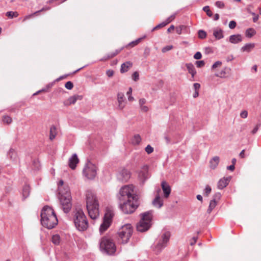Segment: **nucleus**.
I'll return each instance as SVG.
<instances>
[{"label": "nucleus", "instance_id": "obj_1", "mask_svg": "<svg viewBox=\"0 0 261 261\" xmlns=\"http://www.w3.org/2000/svg\"><path fill=\"white\" fill-rule=\"evenodd\" d=\"M134 188L133 185L124 186L117 195L119 207L124 214L134 213L139 204L138 196L135 194Z\"/></svg>", "mask_w": 261, "mask_h": 261}, {"label": "nucleus", "instance_id": "obj_2", "mask_svg": "<svg viewBox=\"0 0 261 261\" xmlns=\"http://www.w3.org/2000/svg\"><path fill=\"white\" fill-rule=\"evenodd\" d=\"M58 222L54 210L47 205L44 206L41 213V224L48 229H51L57 225Z\"/></svg>", "mask_w": 261, "mask_h": 261}, {"label": "nucleus", "instance_id": "obj_3", "mask_svg": "<svg viewBox=\"0 0 261 261\" xmlns=\"http://www.w3.org/2000/svg\"><path fill=\"white\" fill-rule=\"evenodd\" d=\"M86 207L90 217L96 219L99 216V204L96 195L90 191H87L86 195Z\"/></svg>", "mask_w": 261, "mask_h": 261}, {"label": "nucleus", "instance_id": "obj_4", "mask_svg": "<svg viewBox=\"0 0 261 261\" xmlns=\"http://www.w3.org/2000/svg\"><path fill=\"white\" fill-rule=\"evenodd\" d=\"M73 220L76 228L80 231L86 230L89 223L83 211L80 207H76L73 211Z\"/></svg>", "mask_w": 261, "mask_h": 261}, {"label": "nucleus", "instance_id": "obj_5", "mask_svg": "<svg viewBox=\"0 0 261 261\" xmlns=\"http://www.w3.org/2000/svg\"><path fill=\"white\" fill-rule=\"evenodd\" d=\"M152 214V211H149L140 214L141 220L136 226L138 231L144 232L149 229L151 225Z\"/></svg>", "mask_w": 261, "mask_h": 261}, {"label": "nucleus", "instance_id": "obj_6", "mask_svg": "<svg viewBox=\"0 0 261 261\" xmlns=\"http://www.w3.org/2000/svg\"><path fill=\"white\" fill-rule=\"evenodd\" d=\"M99 247L101 252L108 255L114 254L116 247L112 239L108 237H102L99 242Z\"/></svg>", "mask_w": 261, "mask_h": 261}, {"label": "nucleus", "instance_id": "obj_7", "mask_svg": "<svg viewBox=\"0 0 261 261\" xmlns=\"http://www.w3.org/2000/svg\"><path fill=\"white\" fill-rule=\"evenodd\" d=\"M133 232L130 224H126L122 226L118 231V241L120 243H127L131 237Z\"/></svg>", "mask_w": 261, "mask_h": 261}, {"label": "nucleus", "instance_id": "obj_8", "mask_svg": "<svg viewBox=\"0 0 261 261\" xmlns=\"http://www.w3.org/2000/svg\"><path fill=\"white\" fill-rule=\"evenodd\" d=\"M170 236L169 231H164L162 232L158 239L156 244L153 248V250L156 253H160L167 246Z\"/></svg>", "mask_w": 261, "mask_h": 261}, {"label": "nucleus", "instance_id": "obj_9", "mask_svg": "<svg viewBox=\"0 0 261 261\" xmlns=\"http://www.w3.org/2000/svg\"><path fill=\"white\" fill-rule=\"evenodd\" d=\"M60 203L64 213H68L70 212L72 206L71 202V196L69 192L68 187L65 190V192L62 194H59Z\"/></svg>", "mask_w": 261, "mask_h": 261}, {"label": "nucleus", "instance_id": "obj_10", "mask_svg": "<svg viewBox=\"0 0 261 261\" xmlns=\"http://www.w3.org/2000/svg\"><path fill=\"white\" fill-rule=\"evenodd\" d=\"M83 173L88 179H93L97 174V167L92 163L88 162L86 164Z\"/></svg>", "mask_w": 261, "mask_h": 261}, {"label": "nucleus", "instance_id": "obj_11", "mask_svg": "<svg viewBox=\"0 0 261 261\" xmlns=\"http://www.w3.org/2000/svg\"><path fill=\"white\" fill-rule=\"evenodd\" d=\"M114 215V214L112 211H107L103 217V222L99 227V232L101 234L103 233L110 227Z\"/></svg>", "mask_w": 261, "mask_h": 261}, {"label": "nucleus", "instance_id": "obj_12", "mask_svg": "<svg viewBox=\"0 0 261 261\" xmlns=\"http://www.w3.org/2000/svg\"><path fill=\"white\" fill-rule=\"evenodd\" d=\"M130 172L127 169L121 170L117 175V179L121 182H126L130 177Z\"/></svg>", "mask_w": 261, "mask_h": 261}, {"label": "nucleus", "instance_id": "obj_13", "mask_svg": "<svg viewBox=\"0 0 261 261\" xmlns=\"http://www.w3.org/2000/svg\"><path fill=\"white\" fill-rule=\"evenodd\" d=\"M149 177L148 168L147 166H144L139 172L138 178L140 181L144 182Z\"/></svg>", "mask_w": 261, "mask_h": 261}, {"label": "nucleus", "instance_id": "obj_14", "mask_svg": "<svg viewBox=\"0 0 261 261\" xmlns=\"http://www.w3.org/2000/svg\"><path fill=\"white\" fill-rule=\"evenodd\" d=\"M117 101L118 102V108L121 110L123 109L125 107L126 101L124 97V95L123 93H118Z\"/></svg>", "mask_w": 261, "mask_h": 261}, {"label": "nucleus", "instance_id": "obj_15", "mask_svg": "<svg viewBox=\"0 0 261 261\" xmlns=\"http://www.w3.org/2000/svg\"><path fill=\"white\" fill-rule=\"evenodd\" d=\"M162 188L164 192V195L165 198H168L171 193V187L166 181H163L161 183Z\"/></svg>", "mask_w": 261, "mask_h": 261}, {"label": "nucleus", "instance_id": "obj_16", "mask_svg": "<svg viewBox=\"0 0 261 261\" xmlns=\"http://www.w3.org/2000/svg\"><path fill=\"white\" fill-rule=\"evenodd\" d=\"M79 159L76 154H73L69 159V166L72 169H74L79 163Z\"/></svg>", "mask_w": 261, "mask_h": 261}, {"label": "nucleus", "instance_id": "obj_17", "mask_svg": "<svg viewBox=\"0 0 261 261\" xmlns=\"http://www.w3.org/2000/svg\"><path fill=\"white\" fill-rule=\"evenodd\" d=\"M230 179V177L226 178L224 177L223 178L220 179L218 182V188L222 190L225 187H226L228 185Z\"/></svg>", "mask_w": 261, "mask_h": 261}, {"label": "nucleus", "instance_id": "obj_18", "mask_svg": "<svg viewBox=\"0 0 261 261\" xmlns=\"http://www.w3.org/2000/svg\"><path fill=\"white\" fill-rule=\"evenodd\" d=\"M213 35L216 39L220 40L224 37L223 31L220 28H215L213 30Z\"/></svg>", "mask_w": 261, "mask_h": 261}, {"label": "nucleus", "instance_id": "obj_19", "mask_svg": "<svg viewBox=\"0 0 261 261\" xmlns=\"http://www.w3.org/2000/svg\"><path fill=\"white\" fill-rule=\"evenodd\" d=\"M242 41V37L240 34L232 35L229 37V41L233 44L238 43Z\"/></svg>", "mask_w": 261, "mask_h": 261}, {"label": "nucleus", "instance_id": "obj_20", "mask_svg": "<svg viewBox=\"0 0 261 261\" xmlns=\"http://www.w3.org/2000/svg\"><path fill=\"white\" fill-rule=\"evenodd\" d=\"M219 161L220 158L219 156H215L213 157L210 161V168L212 169H216L219 164Z\"/></svg>", "mask_w": 261, "mask_h": 261}, {"label": "nucleus", "instance_id": "obj_21", "mask_svg": "<svg viewBox=\"0 0 261 261\" xmlns=\"http://www.w3.org/2000/svg\"><path fill=\"white\" fill-rule=\"evenodd\" d=\"M7 158L12 161H15L17 158V154L16 151L11 148L7 153Z\"/></svg>", "mask_w": 261, "mask_h": 261}, {"label": "nucleus", "instance_id": "obj_22", "mask_svg": "<svg viewBox=\"0 0 261 261\" xmlns=\"http://www.w3.org/2000/svg\"><path fill=\"white\" fill-rule=\"evenodd\" d=\"M152 204L154 206L158 208H160L163 206V201L161 199L159 194L155 196L154 199L153 200Z\"/></svg>", "mask_w": 261, "mask_h": 261}, {"label": "nucleus", "instance_id": "obj_23", "mask_svg": "<svg viewBox=\"0 0 261 261\" xmlns=\"http://www.w3.org/2000/svg\"><path fill=\"white\" fill-rule=\"evenodd\" d=\"M186 66L188 70L189 73L192 75V77L194 79L195 75L196 73L195 67L192 63H187Z\"/></svg>", "mask_w": 261, "mask_h": 261}, {"label": "nucleus", "instance_id": "obj_24", "mask_svg": "<svg viewBox=\"0 0 261 261\" xmlns=\"http://www.w3.org/2000/svg\"><path fill=\"white\" fill-rule=\"evenodd\" d=\"M133 65V64L132 62L128 61L126 62L125 63H123L121 65L120 71L121 73H124L125 72H127L128 70V69L131 67Z\"/></svg>", "mask_w": 261, "mask_h": 261}, {"label": "nucleus", "instance_id": "obj_25", "mask_svg": "<svg viewBox=\"0 0 261 261\" xmlns=\"http://www.w3.org/2000/svg\"><path fill=\"white\" fill-rule=\"evenodd\" d=\"M57 135V128L55 125H51L49 130V139L53 140Z\"/></svg>", "mask_w": 261, "mask_h": 261}, {"label": "nucleus", "instance_id": "obj_26", "mask_svg": "<svg viewBox=\"0 0 261 261\" xmlns=\"http://www.w3.org/2000/svg\"><path fill=\"white\" fill-rule=\"evenodd\" d=\"M230 70V68L225 67L220 72L215 74V76L221 78L226 77V74Z\"/></svg>", "mask_w": 261, "mask_h": 261}, {"label": "nucleus", "instance_id": "obj_27", "mask_svg": "<svg viewBox=\"0 0 261 261\" xmlns=\"http://www.w3.org/2000/svg\"><path fill=\"white\" fill-rule=\"evenodd\" d=\"M254 47L255 44L253 43H247L241 48V50L242 51L250 52Z\"/></svg>", "mask_w": 261, "mask_h": 261}, {"label": "nucleus", "instance_id": "obj_28", "mask_svg": "<svg viewBox=\"0 0 261 261\" xmlns=\"http://www.w3.org/2000/svg\"><path fill=\"white\" fill-rule=\"evenodd\" d=\"M30 187L28 185H25L22 190V196L24 199L27 198L30 195Z\"/></svg>", "mask_w": 261, "mask_h": 261}, {"label": "nucleus", "instance_id": "obj_29", "mask_svg": "<svg viewBox=\"0 0 261 261\" xmlns=\"http://www.w3.org/2000/svg\"><path fill=\"white\" fill-rule=\"evenodd\" d=\"M141 141V138L138 134L135 135L131 139V142L133 145H138Z\"/></svg>", "mask_w": 261, "mask_h": 261}, {"label": "nucleus", "instance_id": "obj_30", "mask_svg": "<svg viewBox=\"0 0 261 261\" xmlns=\"http://www.w3.org/2000/svg\"><path fill=\"white\" fill-rule=\"evenodd\" d=\"M121 50V49H116L114 52L108 54L102 59H101V60H107L109 59L114 57L120 52Z\"/></svg>", "mask_w": 261, "mask_h": 261}, {"label": "nucleus", "instance_id": "obj_31", "mask_svg": "<svg viewBox=\"0 0 261 261\" xmlns=\"http://www.w3.org/2000/svg\"><path fill=\"white\" fill-rule=\"evenodd\" d=\"M64 181L63 180H60L58 183V191L59 194H62L65 192V190L66 189V187H64Z\"/></svg>", "mask_w": 261, "mask_h": 261}, {"label": "nucleus", "instance_id": "obj_32", "mask_svg": "<svg viewBox=\"0 0 261 261\" xmlns=\"http://www.w3.org/2000/svg\"><path fill=\"white\" fill-rule=\"evenodd\" d=\"M217 204V202L214 201V200H211L210 202V204L208 207L207 210V213L208 214H210L213 209L216 207Z\"/></svg>", "mask_w": 261, "mask_h": 261}, {"label": "nucleus", "instance_id": "obj_33", "mask_svg": "<svg viewBox=\"0 0 261 261\" xmlns=\"http://www.w3.org/2000/svg\"><path fill=\"white\" fill-rule=\"evenodd\" d=\"M256 34V31L253 28H249L247 29L245 32L246 36L249 38L252 37Z\"/></svg>", "mask_w": 261, "mask_h": 261}, {"label": "nucleus", "instance_id": "obj_34", "mask_svg": "<svg viewBox=\"0 0 261 261\" xmlns=\"http://www.w3.org/2000/svg\"><path fill=\"white\" fill-rule=\"evenodd\" d=\"M51 241L55 245H59L60 242V237L59 235H53L52 237Z\"/></svg>", "mask_w": 261, "mask_h": 261}, {"label": "nucleus", "instance_id": "obj_35", "mask_svg": "<svg viewBox=\"0 0 261 261\" xmlns=\"http://www.w3.org/2000/svg\"><path fill=\"white\" fill-rule=\"evenodd\" d=\"M18 13L16 11H9V12H7L6 14V15L10 18H13L14 17H17L18 16Z\"/></svg>", "mask_w": 261, "mask_h": 261}, {"label": "nucleus", "instance_id": "obj_36", "mask_svg": "<svg viewBox=\"0 0 261 261\" xmlns=\"http://www.w3.org/2000/svg\"><path fill=\"white\" fill-rule=\"evenodd\" d=\"M3 121L6 124H10L12 122V119L9 116L4 115L3 117Z\"/></svg>", "mask_w": 261, "mask_h": 261}, {"label": "nucleus", "instance_id": "obj_37", "mask_svg": "<svg viewBox=\"0 0 261 261\" xmlns=\"http://www.w3.org/2000/svg\"><path fill=\"white\" fill-rule=\"evenodd\" d=\"M212 191L211 187L207 185L203 190V194L205 196H208Z\"/></svg>", "mask_w": 261, "mask_h": 261}, {"label": "nucleus", "instance_id": "obj_38", "mask_svg": "<svg viewBox=\"0 0 261 261\" xmlns=\"http://www.w3.org/2000/svg\"><path fill=\"white\" fill-rule=\"evenodd\" d=\"M198 37L200 39H204L206 38V33L205 31H204L203 30H200L198 32Z\"/></svg>", "mask_w": 261, "mask_h": 261}, {"label": "nucleus", "instance_id": "obj_39", "mask_svg": "<svg viewBox=\"0 0 261 261\" xmlns=\"http://www.w3.org/2000/svg\"><path fill=\"white\" fill-rule=\"evenodd\" d=\"M167 23L166 22V21H164L163 22H162V23L159 24L158 25H157L156 26H155V27H154L152 30H151V32H153L155 30L158 29H160V28H163L165 26H166V25H167Z\"/></svg>", "mask_w": 261, "mask_h": 261}, {"label": "nucleus", "instance_id": "obj_40", "mask_svg": "<svg viewBox=\"0 0 261 261\" xmlns=\"http://www.w3.org/2000/svg\"><path fill=\"white\" fill-rule=\"evenodd\" d=\"M221 197V193L219 192H217L213 195V199H212V200H214V201L218 202V200L220 199Z\"/></svg>", "mask_w": 261, "mask_h": 261}, {"label": "nucleus", "instance_id": "obj_41", "mask_svg": "<svg viewBox=\"0 0 261 261\" xmlns=\"http://www.w3.org/2000/svg\"><path fill=\"white\" fill-rule=\"evenodd\" d=\"M203 10L206 13V14L209 17H212L213 15L212 12L210 10L209 6H205L203 8Z\"/></svg>", "mask_w": 261, "mask_h": 261}, {"label": "nucleus", "instance_id": "obj_42", "mask_svg": "<svg viewBox=\"0 0 261 261\" xmlns=\"http://www.w3.org/2000/svg\"><path fill=\"white\" fill-rule=\"evenodd\" d=\"M142 39V38H138L137 40L130 42L129 43L128 45H130L132 47L135 46L137 45L141 41Z\"/></svg>", "mask_w": 261, "mask_h": 261}, {"label": "nucleus", "instance_id": "obj_43", "mask_svg": "<svg viewBox=\"0 0 261 261\" xmlns=\"http://www.w3.org/2000/svg\"><path fill=\"white\" fill-rule=\"evenodd\" d=\"M76 100H77V97L75 96H71L68 99V102L70 105L75 103L76 102Z\"/></svg>", "mask_w": 261, "mask_h": 261}, {"label": "nucleus", "instance_id": "obj_44", "mask_svg": "<svg viewBox=\"0 0 261 261\" xmlns=\"http://www.w3.org/2000/svg\"><path fill=\"white\" fill-rule=\"evenodd\" d=\"M145 151L148 153V154H150L151 153H152L153 151V148L150 145H148L146 147H145Z\"/></svg>", "mask_w": 261, "mask_h": 261}, {"label": "nucleus", "instance_id": "obj_45", "mask_svg": "<svg viewBox=\"0 0 261 261\" xmlns=\"http://www.w3.org/2000/svg\"><path fill=\"white\" fill-rule=\"evenodd\" d=\"M65 87L66 89H67L68 90H71L73 87V84L71 82L68 81L66 83V84L65 85Z\"/></svg>", "mask_w": 261, "mask_h": 261}, {"label": "nucleus", "instance_id": "obj_46", "mask_svg": "<svg viewBox=\"0 0 261 261\" xmlns=\"http://www.w3.org/2000/svg\"><path fill=\"white\" fill-rule=\"evenodd\" d=\"M173 46L172 45L166 46L162 49V51L165 53L168 51L171 50L173 48Z\"/></svg>", "mask_w": 261, "mask_h": 261}, {"label": "nucleus", "instance_id": "obj_47", "mask_svg": "<svg viewBox=\"0 0 261 261\" xmlns=\"http://www.w3.org/2000/svg\"><path fill=\"white\" fill-rule=\"evenodd\" d=\"M176 14V13H175L166 19L165 21H166L167 24L169 23L175 19Z\"/></svg>", "mask_w": 261, "mask_h": 261}, {"label": "nucleus", "instance_id": "obj_48", "mask_svg": "<svg viewBox=\"0 0 261 261\" xmlns=\"http://www.w3.org/2000/svg\"><path fill=\"white\" fill-rule=\"evenodd\" d=\"M215 5L219 8H223L225 6L224 3L221 1L216 2Z\"/></svg>", "mask_w": 261, "mask_h": 261}, {"label": "nucleus", "instance_id": "obj_49", "mask_svg": "<svg viewBox=\"0 0 261 261\" xmlns=\"http://www.w3.org/2000/svg\"><path fill=\"white\" fill-rule=\"evenodd\" d=\"M196 65L197 67L200 68L203 67L205 65V62L203 61H198L196 62Z\"/></svg>", "mask_w": 261, "mask_h": 261}, {"label": "nucleus", "instance_id": "obj_50", "mask_svg": "<svg viewBox=\"0 0 261 261\" xmlns=\"http://www.w3.org/2000/svg\"><path fill=\"white\" fill-rule=\"evenodd\" d=\"M240 116L242 118H246L248 116V112L247 111L244 110L241 112Z\"/></svg>", "mask_w": 261, "mask_h": 261}, {"label": "nucleus", "instance_id": "obj_51", "mask_svg": "<svg viewBox=\"0 0 261 261\" xmlns=\"http://www.w3.org/2000/svg\"><path fill=\"white\" fill-rule=\"evenodd\" d=\"M222 65V62L221 61H218L216 62L213 65L212 68L213 69H215L217 68L218 67Z\"/></svg>", "mask_w": 261, "mask_h": 261}, {"label": "nucleus", "instance_id": "obj_52", "mask_svg": "<svg viewBox=\"0 0 261 261\" xmlns=\"http://www.w3.org/2000/svg\"><path fill=\"white\" fill-rule=\"evenodd\" d=\"M139 73L137 71L134 72L132 75V78L135 81H137L139 80Z\"/></svg>", "mask_w": 261, "mask_h": 261}, {"label": "nucleus", "instance_id": "obj_53", "mask_svg": "<svg viewBox=\"0 0 261 261\" xmlns=\"http://www.w3.org/2000/svg\"><path fill=\"white\" fill-rule=\"evenodd\" d=\"M236 27V21H234L233 20H231L229 22V27L230 29H233L235 28Z\"/></svg>", "mask_w": 261, "mask_h": 261}, {"label": "nucleus", "instance_id": "obj_54", "mask_svg": "<svg viewBox=\"0 0 261 261\" xmlns=\"http://www.w3.org/2000/svg\"><path fill=\"white\" fill-rule=\"evenodd\" d=\"M202 57V55L200 52L197 51L196 53V54L194 55V58L197 60L200 59Z\"/></svg>", "mask_w": 261, "mask_h": 261}, {"label": "nucleus", "instance_id": "obj_55", "mask_svg": "<svg viewBox=\"0 0 261 261\" xmlns=\"http://www.w3.org/2000/svg\"><path fill=\"white\" fill-rule=\"evenodd\" d=\"M198 238L197 237H194L192 238L190 241V244L191 246L194 245L197 242Z\"/></svg>", "mask_w": 261, "mask_h": 261}, {"label": "nucleus", "instance_id": "obj_56", "mask_svg": "<svg viewBox=\"0 0 261 261\" xmlns=\"http://www.w3.org/2000/svg\"><path fill=\"white\" fill-rule=\"evenodd\" d=\"M146 102V100L144 98H141L139 100V104L140 107L143 106Z\"/></svg>", "mask_w": 261, "mask_h": 261}, {"label": "nucleus", "instance_id": "obj_57", "mask_svg": "<svg viewBox=\"0 0 261 261\" xmlns=\"http://www.w3.org/2000/svg\"><path fill=\"white\" fill-rule=\"evenodd\" d=\"M193 87L195 90V91H197L199 90L200 88V85L199 83H194L193 85Z\"/></svg>", "mask_w": 261, "mask_h": 261}, {"label": "nucleus", "instance_id": "obj_58", "mask_svg": "<svg viewBox=\"0 0 261 261\" xmlns=\"http://www.w3.org/2000/svg\"><path fill=\"white\" fill-rule=\"evenodd\" d=\"M260 124H258L256 125V126L253 128L252 130L251 133L252 134H255L258 130L259 127L260 126Z\"/></svg>", "mask_w": 261, "mask_h": 261}, {"label": "nucleus", "instance_id": "obj_59", "mask_svg": "<svg viewBox=\"0 0 261 261\" xmlns=\"http://www.w3.org/2000/svg\"><path fill=\"white\" fill-rule=\"evenodd\" d=\"M141 110L142 112H146L148 111V108L146 106H142L140 107Z\"/></svg>", "mask_w": 261, "mask_h": 261}, {"label": "nucleus", "instance_id": "obj_60", "mask_svg": "<svg viewBox=\"0 0 261 261\" xmlns=\"http://www.w3.org/2000/svg\"><path fill=\"white\" fill-rule=\"evenodd\" d=\"M114 74V71L112 70H109L107 71V75L109 77H111Z\"/></svg>", "mask_w": 261, "mask_h": 261}, {"label": "nucleus", "instance_id": "obj_61", "mask_svg": "<svg viewBox=\"0 0 261 261\" xmlns=\"http://www.w3.org/2000/svg\"><path fill=\"white\" fill-rule=\"evenodd\" d=\"M183 27L184 26H180L179 27L176 28V32L178 34H181V31Z\"/></svg>", "mask_w": 261, "mask_h": 261}, {"label": "nucleus", "instance_id": "obj_62", "mask_svg": "<svg viewBox=\"0 0 261 261\" xmlns=\"http://www.w3.org/2000/svg\"><path fill=\"white\" fill-rule=\"evenodd\" d=\"M234 168H235V167L233 165H231L227 167V169L231 171H233L234 170Z\"/></svg>", "mask_w": 261, "mask_h": 261}, {"label": "nucleus", "instance_id": "obj_63", "mask_svg": "<svg viewBox=\"0 0 261 261\" xmlns=\"http://www.w3.org/2000/svg\"><path fill=\"white\" fill-rule=\"evenodd\" d=\"M205 53L206 54H209L212 53V50L210 47H206L205 48Z\"/></svg>", "mask_w": 261, "mask_h": 261}, {"label": "nucleus", "instance_id": "obj_64", "mask_svg": "<svg viewBox=\"0 0 261 261\" xmlns=\"http://www.w3.org/2000/svg\"><path fill=\"white\" fill-rule=\"evenodd\" d=\"M164 139L165 140L167 143H169L170 142V139L167 135L164 136Z\"/></svg>", "mask_w": 261, "mask_h": 261}]
</instances>
